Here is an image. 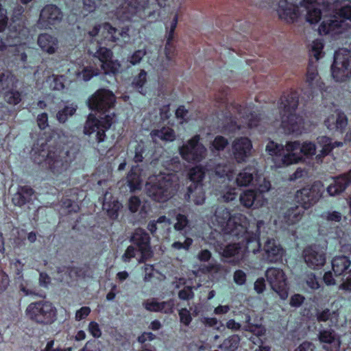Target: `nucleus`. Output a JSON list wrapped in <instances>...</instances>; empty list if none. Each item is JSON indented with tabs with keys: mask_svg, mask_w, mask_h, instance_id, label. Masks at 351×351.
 I'll return each mask as SVG.
<instances>
[{
	"mask_svg": "<svg viewBox=\"0 0 351 351\" xmlns=\"http://www.w3.org/2000/svg\"><path fill=\"white\" fill-rule=\"evenodd\" d=\"M132 245H129L121 256L124 263H129L132 258H135L139 253L138 261L140 263H145L153 256V251L150 245V237L149 234L142 228H137L132 233L130 239Z\"/></svg>",
	"mask_w": 351,
	"mask_h": 351,
	"instance_id": "3",
	"label": "nucleus"
},
{
	"mask_svg": "<svg viewBox=\"0 0 351 351\" xmlns=\"http://www.w3.org/2000/svg\"><path fill=\"white\" fill-rule=\"evenodd\" d=\"M266 151L271 156H282L281 161L285 155L287 154V145L285 148L281 145L274 143L273 141L269 142L266 146Z\"/></svg>",
	"mask_w": 351,
	"mask_h": 351,
	"instance_id": "42",
	"label": "nucleus"
},
{
	"mask_svg": "<svg viewBox=\"0 0 351 351\" xmlns=\"http://www.w3.org/2000/svg\"><path fill=\"white\" fill-rule=\"evenodd\" d=\"M152 138L156 141L157 138L164 141H173L176 139V134L173 129L169 127H163L160 130H155L151 132Z\"/></svg>",
	"mask_w": 351,
	"mask_h": 351,
	"instance_id": "36",
	"label": "nucleus"
},
{
	"mask_svg": "<svg viewBox=\"0 0 351 351\" xmlns=\"http://www.w3.org/2000/svg\"><path fill=\"white\" fill-rule=\"evenodd\" d=\"M232 170V168L230 165L219 164L215 167V173L221 178L227 176L230 179Z\"/></svg>",
	"mask_w": 351,
	"mask_h": 351,
	"instance_id": "54",
	"label": "nucleus"
},
{
	"mask_svg": "<svg viewBox=\"0 0 351 351\" xmlns=\"http://www.w3.org/2000/svg\"><path fill=\"white\" fill-rule=\"evenodd\" d=\"M306 83L313 93L315 90L322 88V82L315 67L310 65L306 73Z\"/></svg>",
	"mask_w": 351,
	"mask_h": 351,
	"instance_id": "34",
	"label": "nucleus"
},
{
	"mask_svg": "<svg viewBox=\"0 0 351 351\" xmlns=\"http://www.w3.org/2000/svg\"><path fill=\"white\" fill-rule=\"evenodd\" d=\"M239 200L245 208H256L262 206L265 202L263 195L254 190H246L240 195Z\"/></svg>",
	"mask_w": 351,
	"mask_h": 351,
	"instance_id": "23",
	"label": "nucleus"
},
{
	"mask_svg": "<svg viewBox=\"0 0 351 351\" xmlns=\"http://www.w3.org/2000/svg\"><path fill=\"white\" fill-rule=\"evenodd\" d=\"M304 213V209L299 206H293L284 213V221L287 225H291L297 223L301 219L302 215Z\"/></svg>",
	"mask_w": 351,
	"mask_h": 351,
	"instance_id": "35",
	"label": "nucleus"
},
{
	"mask_svg": "<svg viewBox=\"0 0 351 351\" xmlns=\"http://www.w3.org/2000/svg\"><path fill=\"white\" fill-rule=\"evenodd\" d=\"M321 217L328 221L339 222L342 219V215L340 212L335 210H328L323 212Z\"/></svg>",
	"mask_w": 351,
	"mask_h": 351,
	"instance_id": "52",
	"label": "nucleus"
},
{
	"mask_svg": "<svg viewBox=\"0 0 351 351\" xmlns=\"http://www.w3.org/2000/svg\"><path fill=\"white\" fill-rule=\"evenodd\" d=\"M305 282L306 285L312 290H315L320 287V284L318 279L313 273L306 274Z\"/></svg>",
	"mask_w": 351,
	"mask_h": 351,
	"instance_id": "58",
	"label": "nucleus"
},
{
	"mask_svg": "<svg viewBox=\"0 0 351 351\" xmlns=\"http://www.w3.org/2000/svg\"><path fill=\"white\" fill-rule=\"evenodd\" d=\"M331 71L336 82H345L351 77V51L341 49L335 52Z\"/></svg>",
	"mask_w": 351,
	"mask_h": 351,
	"instance_id": "9",
	"label": "nucleus"
},
{
	"mask_svg": "<svg viewBox=\"0 0 351 351\" xmlns=\"http://www.w3.org/2000/svg\"><path fill=\"white\" fill-rule=\"evenodd\" d=\"M321 196L320 186L315 184L311 187H304L295 193V199L304 210L314 205Z\"/></svg>",
	"mask_w": 351,
	"mask_h": 351,
	"instance_id": "17",
	"label": "nucleus"
},
{
	"mask_svg": "<svg viewBox=\"0 0 351 351\" xmlns=\"http://www.w3.org/2000/svg\"><path fill=\"white\" fill-rule=\"evenodd\" d=\"M149 0H123L118 9L117 14L119 19L129 21L137 12L143 10L147 6Z\"/></svg>",
	"mask_w": 351,
	"mask_h": 351,
	"instance_id": "19",
	"label": "nucleus"
},
{
	"mask_svg": "<svg viewBox=\"0 0 351 351\" xmlns=\"http://www.w3.org/2000/svg\"><path fill=\"white\" fill-rule=\"evenodd\" d=\"M241 118L243 119V122L247 125L248 128H252L256 127L261 120L259 114L256 112H251L249 108H244L241 106L237 109Z\"/></svg>",
	"mask_w": 351,
	"mask_h": 351,
	"instance_id": "32",
	"label": "nucleus"
},
{
	"mask_svg": "<svg viewBox=\"0 0 351 351\" xmlns=\"http://www.w3.org/2000/svg\"><path fill=\"white\" fill-rule=\"evenodd\" d=\"M319 339L322 343H326L329 346H324L327 351H339L341 341L339 336L332 330H323L319 332Z\"/></svg>",
	"mask_w": 351,
	"mask_h": 351,
	"instance_id": "27",
	"label": "nucleus"
},
{
	"mask_svg": "<svg viewBox=\"0 0 351 351\" xmlns=\"http://www.w3.org/2000/svg\"><path fill=\"white\" fill-rule=\"evenodd\" d=\"M252 145L251 141L246 137L235 138L232 143V152L237 162H245L250 156Z\"/></svg>",
	"mask_w": 351,
	"mask_h": 351,
	"instance_id": "20",
	"label": "nucleus"
},
{
	"mask_svg": "<svg viewBox=\"0 0 351 351\" xmlns=\"http://www.w3.org/2000/svg\"><path fill=\"white\" fill-rule=\"evenodd\" d=\"M33 193L34 191L30 186H19L12 197V202L15 206H22L30 201Z\"/></svg>",
	"mask_w": 351,
	"mask_h": 351,
	"instance_id": "31",
	"label": "nucleus"
},
{
	"mask_svg": "<svg viewBox=\"0 0 351 351\" xmlns=\"http://www.w3.org/2000/svg\"><path fill=\"white\" fill-rule=\"evenodd\" d=\"M213 226L224 234L239 236L247 231L248 220L241 213L231 215L229 210L221 206L216 208L211 218Z\"/></svg>",
	"mask_w": 351,
	"mask_h": 351,
	"instance_id": "1",
	"label": "nucleus"
},
{
	"mask_svg": "<svg viewBox=\"0 0 351 351\" xmlns=\"http://www.w3.org/2000/svg\"><path fill=\"white\" fill-rule=\"evenodd\" d=\"M171 220L165 216H160L156 221L153 220L148 223L147 229L152 233L154 234L158 228V226L161 225L162 228L169 226Z\"/></svg>",
	"mask_w": 351,
	"mask_h": 351,
	"instance_id": "43",
	"label": "nucleus"
},
{
	"mask_svg": "<svg viewBox=\"0 0 351 351\" xmlns=\"http://www.w3.org/2000/svg\"><path fill=\"white\" fill-rule=\"evenodd\" d=\"M88 52L99 62L101 69L104 73H115L120 69L121 64L117 60H112V53L99 43L91 41L88 45Z\"/></svg>",
	"mask_w": 351,
	"mask_h": 351,
	"instance_id": "8",
	"label": "nucleus"
},
{
	"mask_svg": "<svg viewBox=\"0 0 351 351\" xmlns=\"http://www.w3.org/2000/svg\"><path fill=\"white\" fill-rule=\"evenodd\" d=\"M38 156L42 159L35 157L34 160L40 163L43 160L45 166L53 175H62L69 169L71 162L74 160V156L69 150H64L60 148H51L47 154L44 150L39 152Z\"/></svg>",
	"mask_w": 351,
	"mask_h": 351,
	"instance_id": "4",
	"label": "nucleus"
},
{
	"mask_svg": "<svg viewBox=\"0 0 351 351\" xmlns=\"http://www.w3.org/2000/svg\"><path fill=\"white\" fill-rule=\"evenodd\" d=\"M173 306H174V302L171 300H168V301L158 302V312L163 313L165 314L172 313Z\"/></svg>",
	"mask_w": 351,
	"mask_h": 351,
	"instance_id": "59",
	"label": "nucleus"
},
{
	"mask_svg": "<svg viewBox=\"0 0 351 351\" xmlns=\"http://www.w3.org/2000/svg\"><path fill=\"white\" fill-rule=\"evenodd\" d=\"M178 298L182 300H189L194 298L193 287L186 286L178 292Z\"/></svg>",
	"mask_w": 351,
	"mask_h": 351,
	"instance_id": "60",
	"label": "nucleus"
},
{
	"mask_svg": "<svg viewBox=\"0 0 351 351\" xmlns=\"http://www.w3.org/2000/svg\"><path fill=\"white\" fill-rule=\"evenodd\" d=\"M101 343L96 339L88 341L79 351H101Z\"/></svg>",
	"mask_w": 351,
	"mask_h": 351,
	"instance_id": "63",
	"label": "nucleus"
},
{
	"mask_svg": "<svg viewBox=\"0 0 351 351\" xmlns=\"http://www.w3.org/2000/svg\"><path fill=\"white\" fill-rule=\"evenodd\" d=\"M178 178L175 174H161L154 182L146 185L147 193L152 199L165 202L171 198L178 190Z\"/></svg>",
	"mask_w": 351,
	"mask_h": 351,
	"instance_id": "5",
	"label": "nucleus"
},
{
	"mask_svg": "<svg viewBox=\"0 0 351 351\" xmlns=\"http://www.w3.org/2000/svg\"><path fill=\"white\" fill-rule=\"evenodd\" d=\"M176 220L173 228L176 231L186 233L191 229V222L186 215L179 213L176 215Z\"/></svg>",
	"mask_w": 351,
	"mask_h": 351,
	"instance_id": "38",
	"label": "nucleus"
},
{
	"mask_svg": "<svg viewBox=\"0 0 351 351\" xmlns=\"http://www.w3.org/2000/svg\"><path fill=\"white\" fill-rule=\"evenodd\" d=\"M114 113L105 114L100 119L89 116L86 120L84 133L90 136L93 143H97L96 148L99 152H104L108 146L104 145L106 139V131L108 130L114 122Z\"/></svg>",
	"mask_w": 351,
	"mask_h": 351,
	"instance_id": "6",
	"label": "nucleus"
},
{
	"mask_svg": "<svg viewBox=\"0 0 351 351\" xmlns=\"http://www.w3.org/2000/svg\"><path fill=\"white\" fill-rule=\"evenodd\" d=\"M62 12L55 5H45L41 10L36 26L38 29H50L51 26L58 24L62 19Z\"/></svg>",
	"mask_w": 351,
	"mask_h": 351,
	"instance_id": "14",
	"label": "nucleus"
},
{
	"mask_svg": "<svg viewBox=\"0 0 351 351\" xmlns=\"http://www.w3.org/2000/svg\"><path fill=\"white\" fill-rule=\"evenodd\" d=\"M37 43L43 51L49 54L54 53L58 47V39L46 33L41 34L38 36Z\"/></svg>",
	"mask_w": 351,
	"mask_h": 351,
	"instance_id": "29",
	"label": "nucleus"
},
{
	"mask_svg": "<svg viewBox=\"0 0 351 351\" xmlns=\"http://www.w3.org/2000/svg\"><path fill=\"white\" fill-rule=\"evenodd\" d=\"M16 275L17 282L20 283L19 287L20 291H22L25 295H36L33 290L27 289L26 286L23 283V276L22 274V270L17 269Z\"/></svg>",
	"mask_w": 351,
	"mask_h": 351,
	"instance_id": "57",
	"label": "nucleus"
},
{
	"mask_svg": "<svg viewBox=\"0 0 351 351\" xmlns=\"http://www.w3.org/2000/svg\"><path fill=\"white\" fill-rule=\"evenodd\" d=\"M56 308L47 301L30 303L26 308L27 316L32 321L43 325L50 324L56 319Z\"/></svg>",
	"mask_w": 351,
	"mask_h": 351,
	"instance_id": "7",
	"label": "nucleus"
},
{
	"mask_svg": "<svg viewBox=\"0 0 351 351\" xmlns=\"http://www.w3.org/2000/svg\"><path fill=\"white\" fill-rule=\"evenodd\" d=\"M82 3L84 15L94 12L98 6L97 3L95 0H83Z\"/></svg>",
	"mask_w": 351,
	"mask_h": 351,
	"instance_id": "62",
	"label": "nucleus"
},
{
	"mask_svg": "<svg viewBox=\"0 0 351 351\" xmlns=\"http://www.w3.org/2000/svg\"><path fill=\"white\" fill-rule=\"evenodd\" d=\"M76 111V108L73 106H66L62 110H60L57 114V119L60 123H64L69 116H72Z\"/></svg>",
	"mask_w": 351,
	"mask_h": 351,
	"instance_id": "49",
	"label": "nucleus"
},
{
	"mask_svg": "<svg viewBox=\"0 0 351 351\" xmlns=\"http://www.w3.org/2000/svg\"><path fill=\"white\" fill-rule=\"evenodd\" d=\"M240 341L238 335H232L226 339L219 346L221 351H235Z\"/></svg>",
	"mask_w": 351,
	"mask_h": 351,
	"instance_id": "41",
	"label": "nucleus"
},
{
	"mask_svg": "<svg viewBox=\"0 0 351 351\" xmlns=\"http://www.w3.org/2000/svg\"><path fill=\"white\" fill-rule=\"evenodd\" d=\"M265 223L262 220L256 221L252 223V225L255 228L256 232L254 233L252 230L250 231L249 229L251 226L250 223L247 225V231L243 234L236 236L237 237H244L246 240L245 250L247 252H252L256 254L259 251L261 244L258 238L260 234L261 228L264 226Z\"/></svg>",
	"mask_w": 351,
	"mask_h": 351,
	"instance_id": "18",
	"label": "nucleus"
},
{
	"mask_svg": "<svg viewBox=\"0 0 351 351\" xmlns=\"http://www.w3.org/2000/svg\"><path fill=\"white\" fill-rule=\"evenodd\" d=\"M228 145V141L227 138L222 136H217L213 141L212 142V151H221Z\"/></svg>",
	"mask_w": 351,
	"mask_h": 351,
	"instance_id": "51",
	"label": "nucleus"
},
{
	"mask_svg": "<svg viewBox=\"0 0 351 351\" xmlns=\"http://www.w3.org/2000/svg\"><path fill=\"white\" fill-rule=\"evenodd\" d=\"M324 124L328 130L342 133L348 125V119L344 113L335 112L326 119Z\"/></svg>",
	"mask_w": 351,
	"mask_h": 351,
	"instance_id": "24",
	"label": "nucleus"
},
{
	"mask_svg": "<svg viewBox=\"0 0 351 351\" xmlns=\"http://www.w3.org/2000/svg\"><path fill=\"white\" fill-rule=\"evenodd\" d=\"M298 105V96L295 93L283 95L279 104L281 127L286 133H301L304 122L295 111Z\"/></svg>",
	"mask_w": 351,
	"mask_h": 351,
	"instance_id": "2",
	"label": "nucleus"
},
{
	"mask_svg": "<svg viewBox=\"0 0 351 351\" xmlns=\"http://www.w3.org/2000/svg\"><path fill=\"white\" fill-rule=\"evenodd\" d=\"M321 19V11L317 8H308L306 21L311 24L317 23Z\"/></svg>",
	"mask_w": 351,
	"mask_h": 351,
	"instance_id": "56",
	"label": "nucleus"
},
{
	"mask_svg": "<svg viewBox=\"0 0 351 351\" xmlns=\"http://www.w3.org/2000/svg\"><path fill=\"white\" fill-rule=\"evenodd\" d=\"M351 184V170L347 173L336 177L333 183L330 184L327 191L330 196L340 194Z\"/></svg>",
	"mask_w": 351,
	"mask_h": 351,
	"instance_id": "25",
	"label": "nucleus"
},
{
	"mask_svg": "<svg viewBox=\"0 0 351 351\" xmlns=\"http://www.w3.org/2000/svg\"><path fill=\"white\" fill-rule=\"evenodd\" d=\"M287 154L282 158V165H289L297 163L302 159L303 155L309 156L315 154L316 146L311 142H305L302 145L298 141L287 143Z\"/></svg>",
	"mask_w": 351,
	"mask_h": 351,
	"instance_id": "10",
	"label": "nucleus"
},
{
	"mask_svg": "<svg viewBox=\"0 0 351 351\" xmlns=\"http://www.w3.org/2000/svg\"><path fill=\"white\" fill-rule=\"evenodd\" d=\"M184 199L187 202H193L195 205H202L206 200V194L203 184H191L187 186L184 194Z\"/></svg>",
	"mask_w": 351,
	"mask_h": 351,
	"instance_id": "22",
	"label": "nucleus"
},
{
	"mask_svg": "<svg viewBox=\"0 0 351 351\" xmlns=\"http://www.w3.org/2000/svg\"><path fill=\"white\" fill-rule=\"evenodd\" d=\"M4 99L8 104L16 105L21 100V93L17 90H10L5 93Z\"/></svg>",
	"mask_w": 351,
	"mask_h": 351,
	"instance_id": "55",
	"label": "nucleus"
},
{
	"mask_svg": "<svg viewBox=\"0 0 351 351\" xmlns=\"http://www.w3.org/2000/svg\"><path fill=\"white\" fill-rule=\"evenodd\" d=\"M318 322L329 321L330 325L337 324L338 322L339 313L337 311H331L329 308H325L317 311L316 314Z\"/></svg>",
	"mask_w": 351,
	"mask_h": 351,
	"instance_id": "37",
	"label": "nucleus"
},
{
	"mask_svg": "<svg viewBox=\"0 0 351 351\" xmlns=\"http://www.w3.org/2000/svg\"><path fill=\"white\" fill-rule=\"evenodd\" d=\"M114 102L115 97L111 91L100 89L88 99V103L90 109L106 112L114 106Z\"/></svg>",
	"mask_w": 351,
	"mask_h": 351,
	"instance_id": "16",
	"label": "nucleus"
},
{
	"mask_svg": "<svg viewBox=\"0 0 351 351\" xmlns=\"http://www.w3.org/2000/svg\"><path fill=\"white\" fill-rule=\"evenodd\" d=\"M182 158L189 162H199L206 155V147L199 143V136L195 135L179 148Z\"/></svg>",
	"mask_w": 351,
	"mask_h": 351,
	"instance_id": "11",
	"label": "nucleus"
},
{
	"mask_svg": "<svg viewBox=\"0 0 351 351\" xmlns=\"http://www.w3.org/2000/svg\"><path fill=\"white\" fill-rule=\"evenodd\" d=\"M256 170L254 167H246L240 172L236 179L238 186H246L258 181Z\"/></svg>",
	"mask_w": 351,
	"mask_h": 351,
	"instance_id": "30",
	"label": "nucleus"
},
{
	"mask_svg": "<svg viewBox=\"0 0 351 351\" xmlns=\"http://www.w3.org/2000/svg\"><path fill=\"white\" fill-rule=\"evenodd\" d=\"M205 176L204 169L199 166L191 169L188 173V178L191 182V184H203L202 181Z\"/></svg>",
	"mask_w": 351,
	"mask_h": 351,
	"instance_id": "40",
	"label": "nucleus"
},
{
	"mask_svg": "<svg viewBox=\"0 0 351 351\" xmlns=\"http://www.w3.org/2000/svg\"><path fill=\"white\" fill-rule=\"evenodd\" d=\"M103 29L105 34V38L108 40L116 42L119 39L120 36L118 34V29L113 27L110 24H104Z\"/></svg>",
	"mask_w": 351,
	"mask_h": 351,
	"instance_id": "47",
	"label": "nucleus"
},
{
	"mask_svg": "<svg viewBox=\"0 0 351 351\" xmlns=\"http://www.w3.org/2000/svg\"><path fill=\"white\" fill-rule=\"evenodd\" d=\"M24 11V8L20 5H17L14 7L12 13V24L9 29V35L5 38L1 37L3 47H5L7 46L16 45V42H15L14 40L20 38L22 36L25 35V30L23 24L21 23V22L18 24L19 29H16V25H14L16 21L20 19Z\"/></svg>",
	"mask_w": 351,
	"mask_h": 351,
	"instance_id": "15",
	"label": "nucleus"
},
{
	"mask_svg": "<svg viewBox=\"0 0 351 351\" xmlns=\"http://www.w3.org/2000/svg\"><path fill=\"white\" fill-rule=\"evenodd\" d=\"M337 14L340 17L345 19H348L351 21V1H343L341 3L339 7H336Z\"/></svg>",
	"mask_w": 351,
	"mask_h": 351,
	"instance_id": "46",
	"label": "nucleus"
},
{
	"mask_svg": "<svg viewBox=\"0 0 351 351\" xmlns=\"http://www.w3.org/2000/svg\"><path fill=\"white\" fill-rule=\"evenodd\" d=\"M351 261L346 256L335 257L332 261V268L336 276L343 275L342 283L340 288L351 292V269L346 271L350 267Z\"/></svg>",
	"mask_w": 351,
	"mask_h": 351,
	"instance_id": "13",
	"label": "nucleus"
},
{
	"mask_svg": "<svg viewBox=\"0 0 351 351\" xmlns=\"http://www.w3.org/2000/svg\"><path fill=\"white\" fill-rule=\"evenodd\" d=\"M241 250L239 243L229 244L226 246L223 251V256L225 257H232L238 255Z\"/></svg>",
	"mask_w": 351,
	"mask_h": 351,
	"instance_id": "53",
	"label": "nucleus"
},
{
	"mask_svg": "<svg viewBox=\"0 0 351 351\" xmlns=\"http://www.w3.org/2000/svg\"><path fill=\"white\" fill-rule=\"evenodd\" d=\"M147 51L145 49L136 51L130 58L129 62L132 65H136L141 61L143 57L146 55Z\"/></svg>",
	"mask_w": 351,
	"mask_h": 351,
	"instance_id": "64",
	"label": "nucleus"
},
{
	"mask_svg": "<svg viewBox=\"0 0 351 351\" xmlns=\"http://www.w3.org/2000/svg\"><path fill=\"white\" fill-rule=\"evenodd\" d=\"M303 256L308 267L312 269H318L326 262L324 252L317 247H306L303 252Z\"/></svg>",
	"mask_w": 351,
	"mask_h": 351,
	"instance_id": "21",
	"label": "nucleus"
},
{
	"mask_svg": "<svg viewBox=\"0 0 351 351\" xmlns=\"http://www.w3.org/2000/svg\"><path fill=\"white\" fill-rule=\"evenodd\" d=\"M277 12L279 17L287 23H293L298 17L296 8L287 0H278Z\"/></svg>",
	"mask_w": 351,
	"mask_h": 351,
	"instance_id": "28",
	"label": "nucleus"
},
{
	"mask_svg": "<svg viewBox=\"0 0 351 351\" xmlns=\"http://www.w3.org/2000/svg\"><path fill=\"white\" fill-rule=\"evenodd\" d=\"M265 258L269 263H275L281 259L282 249L277 241L273 239L267 240L264 245Z\"/></svg>",
	"mask_w": 351,
	"mask_h": 351,
	"instance_id": "26",
	"label": "nucleus"
},
{
	"mask_svg": "<svg viewBox=\"0 0 351 351\" xmlns=\"http://www.w3.org/2000/svg\"><path fill=\"white\" fill-rule=\"evenodd\" d=\"M324 48V43L322 39H316L313 41L311 45L310 55L314 57L316 61L323 57L324 53L322 49Z\"/></svg>",
	"mask_w": 351,
	"mask_h": 351,
	"instance_id": "44",
	"label": "nucleus"
},
{
	"mask_svg": "<svg viewBox=\"0 0 351 351\" xmlns=\"http://www.w3.org/2000/svg\"><path fill=\"white\" fill-rule=\"evenodd\" d=\"M146 82L147 73L144 70H141L138 75L134 78L132 86L142 95H145L146 88L145 85L146 84Z\"/></svg>",
	"mask_w": 351,
	"mask_h": 351,
	"instance_id": "39",
	"label": "nucleus"
},
{
	"mask_svg": "<svg viewBox=\"0 0 351 351\" xmlns=\"http://www.w3.org/2000/svg\"><path fill=\"white\" fill-rule=\"evenodd\" d=\"M265 276L271 289L281 299L285 300L288 297V291L283 271L278 268L270 267L267 269Z\"/></svg>",
	"mask_w": 351,
	"mask_h": 351,
	"instance_id": "12",
	"label": "nucleus"
},
{
	"mask_svg": "<svg viewBox=\"0 0 351 351\" xmlns=\"http://www.w3.org/2000/svg\"><path fill=\"white\" fill-rule=\"evenodd\" d=\"M317 144L322 148L321 154L317 156V160H319L324 156L328 155L335 147L343 145L342 142L335 141L332 143L331 139L326 136L318 137Z\"/></svg>",
	"mask_w": 351,
	"mask_h": 351,
	"instance_id": "33",
	"label": "nucleus"
},
{
	"mask_svg": "<svg viewBox=\"0 0 351 351\" xmlns=\"http://www.w3.org/2000/svg\"><path fill=\"white\" fill-rule=\"evenodd\" d=\"M343 22L342 21H338L335 16L333 19L322 22L320 31L322 30L326 34H328L331 31H334L337 28L341 27L343 26Z\"/></svg>",
	"mask_w": 351,
	"mask_h": 351,
	"instance_id": "45",
	"label": "nucleus"
},
{
	"mask_svg": "<svg viewBox=\"0 0 351 351\" xmlns=\"http://www.w3.org/2000/svg\"><path fill=\"white\" fill-rule=\"evenodd\" d=\"M127 182L132 191L141 188V179L138 173L131 171L127 176Z\"/></svg>",
	"mask_w": 351,
	"mask_h": 351,
	"instance_id": "48",
	"label": "nucleus"
},
{
	"mask_svg": "<svg viewBox=\"0 0 351 351\" xmlns=\"http://www.w3.org/2000/svg\"><path fill=\"white\" fill-rule=\"evenodd\" d=\"M178 315L180 317V321L185 326H189L192 321V317L190 311L186 308H182L179 310Z\"/></svg>",
	"mask_w": 351,
	"mask_h": 351,
	"instance_id": "61",
	"label": "nucleus"
},
{
	"mask_svg": "<svg viewBox=\"0 0 351 351\" xmlns=\"http://www.w3.org/2000/svg\"><path fill=\"white\" fill-rule=\"evenodd\" d=\"M193 239L189 237H186L184 242L181 241H175L171 245V249L173 250H184V251H189L190 249V247L193 244Z\"/></svg>",
	"mask_w": 351,
	"mask_h": 351,
	"instance_id": "50",
	"label": "nucleus"
}]
</instances>
